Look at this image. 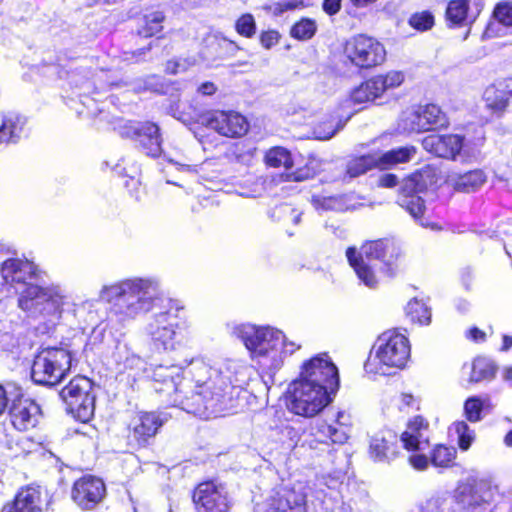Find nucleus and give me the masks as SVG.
Masks as SVG:
<instances>
[{"label": "nucleus", "instance_id": "2f4dec72", "mask_svg": "<svg viewBox=\"0 0 512 512\" xmlns=\"http://www.w3.org/2000/svg\"><path fill=\"white\" fill-rule=\"evenodd\" d=\"M469 382L478 383L484 380H491L496 374L495 363L485 357H477L471 367Z\"/></svg>", "mask_w": 512, "mask_h": 512}, {"label": "nucleus", "instance_id": "f704fd0d", "mask_svg": "<svg viewBox=\"0 0 512 512\" xmlns=\"http://www.w3.org/2000/svg\"><path fill=\"white\" fill-rule=\"evenodd\" d=\"M456 455L455 447L437 445L430 452V462L436 468H450L455 464Z\"/></svg>", "mask_w": 512, "mask_h": 512}, {"label": "nucleus", "instance_id": "13d9d810", "mask_svg": "<svg viewBox=\"0 0 512 512\" xmlns=\"http://www.w3.org/2000/svg\"><path fill=\"white\" fill-rule=\"evenodd\" d=\"M340 129V127H334L332 125L329 126V129L326 131V130H321V127H318L315 129L314 131V134L315 136L318 138V139H321V140H328L330 138H332L336 133L337 131Z\"/></svg>", "mask_w": 512, "mask_h": 512}, {"label": "nucleus", "instance_id": "603ef678", "mask_svg": "<svg viewBox=\"0 0 512 512\" xmlns=\"http://www.w3.org/2000/svg\"><path fill=\"white\" fill-rule=\"evenodd\" d=\"M480 153L481 151L479 145L463 141V148L459 156L463 161L469 162L472 160H477L480 156Z\"/></svg>", "mask_w": 512, "mask_h": 512}, {"label": "nucleus", "instance_id": "a19ab883", "mask_svg": "<svg viewBox=\"0 0 512 512\" xmlns=\"http://www.w3.org/2000/svg\"><path fill=\"white\" fill-rule=\"evenodd\" d=\"M488 400L477 396L469 397L464 403V415L472 423L479 422L482 419L481 413Z\"/></svg>", "mask_w": 512, "mask_h": 512}, {"label": "nucleus", "instance_id": "39448f33", "mask_svg": "<svg viewBox=\"0 0 512 512\" xmlns=\"http://www.w3.org/2000/svg\"><path fill=\"white\" fill-rule=\"evenodd\" d=\"M408 338L397 330L382 333L373 346L365 367L368 372L388 374L391 368L402 369L410 358Z\"/></svg>", "mask_w": 512, "mask_h": 512}, {"label": "nucleus", "instance_id": "c03bdc74", "mask_svg": "<svg viewBox=\"0 0 512 512\" xmlns=\"http://www.w3.org/2000/svg\"><path fill=\"white\" fill-rule=\"evenodd\" d=\"M410 26L418 31H427L434 26V16L429 11L414 13L409 19Z\"/></svg>", "mask_w": 512, "mask_h": 512}, {"label": "nucleus", "instance_id": "e433bc0d", "mask_svg": "<svg viewBox=\"0 0 512 512\" xmlns=\"http://www.w3.org/2000/svg\"><path fill=\"white\" fill-rule=\"evenodd\" d=\"M401 133L423 132L418 107H412L402 112L397 123Z\"/></svg>", "mask_w": 512, "mask_h": 512}, {"label": "nucleus", "instance_id": "864d4df0", "mask_svg": "<svg viewBox=\"0 0 512 512\" xmlns=\"http://www.w3.org/2000/svg\"><path fill=\"white\" fill-rule=\"evenodd\" d=\"M317 28L315 20L311 18H302L294 24L291 32H316Z\"/></svg>", "mask_w": 512, "mask_h": 512}, {"label": "nucleus", "instance_id": "aec40b11", "mask_svg": "<svg viewBox=\"0 0 512 512\" xmlns=\"http://www.w3.org/2000/svg\"><path fill=\"white\" fill-rule=\"evenodd\" d=\"M1 512H42L39 487L29 485L21 488L14 500L4 505Z\"/></svg>", "mask_w": 512, "mask_h": 512}, {"label": "nucleus", "instance_id": "7c9ffc66", "mask_svg": "<svg viewBox=\"0 0 512 512\" xmlns=\"http://www.w3.org/2000/svg\"><path fill=\"white\" fill-rule=\"evenodd\" d=\"M417 107L423 131L445 127L448 124L446 115L439 106L435 104H426L419 105Z\"/></svg>", "mask_w": 512, "mask_h": 512}, {"label": "nucleus", "instance_id": "a211bd4d", "mask_svg": "<svg viewBox=\"0 0 512 512\" xmlns=\"http://www.w3.org/2000/svg\"><path fill=\"white\" fill-rule=\"evenodd\" d=\"M10 417L13 426L20 431H26L33 428L38 423L40 417L39 406L28 398H16L13 400Z\"/></svg>", "mask_w": 512, "mask_h": 512}, {"label": "nucleus", "instance_id": "37998d69", "mask_svg": "<svg viewBox=\"0 0 512 512\" xmlns=\"http://www.w3.org/2000/svg\"><path fill=\"white\" fill-rule=\"evenodd\" d=\"M426 184L423 181L422 174L414 173L405 178L400 187V196L404 195H416L425 189Z\"/></svg>", "mask_w": 512, "mask_h": 512}, {"label": "nucleus", "instance_id": "774afa93", "mask_svg": "<svg viewBox=\"0 0 512 512\" xmlns=\"http://www.w3.org/2000/svg\"><path fill=\"white\" fill-rule=\"evenodd\" d=\"M502 377L504 381L512 384V365L503 368Z\"/></svg>", "mask_w": 512, "mask_h": 512}, {"label": "nucleus", "instance_id": "79ce46f5", "mask_svg": "<svg viewBox=\"0 0 512 512\" xmlns=\"http://www.w3.org/2000/svg\"><path fill=\"white\" fill-rule=\"evenodd\" d=\"M452 428L458 436L460 449L464 451L468 450L475 439L474 430H472L465 421L454 422Z\"/></svg>", "mask_w": 512, "mask_h": 512}, {"label": "nucleus", "instance_id": "49530a36", "mask_svg": "<svg viewBox=\"0 0 512 512\" xmlns=\"http://www.w3.org/2000/svg\"><path fill=\"white\" fill-rule=\"evenodd\" d=\"M494 19L505 27H512V1L498 3L493 11Z\"/></svg>", "mask_w": 512, "mask_h": 512}, {"label": "nucleus", "instance_id": "f3484780", "mask_svg": "<svg viewBox=\"0 0 512 512\" xmlns=\"http://www.w3.org/2000/svg\"><path fill=\"white\" fill-rule=\"evenodd\" d=\"M422 146L437 157L456 160L463 148V137L457 134H430L424 137Z\"/></svg>", "mask_w": 512, "mask_h": 512}, {"label": "nucleus", "instance_id": "0e129e2a", "mask_svg": "<svg viewBox=\"0 0 512 512\" xmlns=\"http://www.w3.org/2000/svg\"><path fill=\"white\" fill-rule=\"evenodd\" d=\"M185 67L182 63L177 61H169L166 64V71L171 74H177L181 71H184Z\"/></svg>", "mask_w": 512, "mask_h": 512}, {"label": "nucleus", "instance_id": "de8ad7c7", "mask_svg": "<svg viewBox=\"0 0 512 512\" xmlns=\"http://www.w3.org/2000/svg\"><path fill=\"white\" fill-rule=\"evenodd\" d=\"M473 496L474 492L471 481L460 484L455 491L456 500L463 506H474L475 503L471 501L474 500Z\"/></svg>", "mask_w": 512, "mask_h": 512}, {"label": "nucleus", "instance_id": "a878e982", "mask_svg": "<svg viewBox=\"0 0 512 512\" xmlns=\"http://www.w3.org/2000/svg\"><path fill=\"white\" fill-rule=\"evenodd\" d=\"M510 98H512V89L509 85L505 87L501 84L490 85L483 93L486 107L497 114H502L507 109Z\"/></svg>", "mask_w": 512, "mask_h": 512}, {"label": "nucleus", "instance_id": "cd10ccee", "mask_svg": "<svg viewBox=\"0 0 512 512\" xmlns=\"http://www.w3.org/2000/svg\"><path fill=\"white\" fill-rule=\"evenodd\" d=\"M449 181L455 190L470 193L478 190L486 182V175L482 170L475 169L463 174L451 175Z\"/></svg>", "mask_w": 512, "mask_h": 512}, {"label": "nucleus", "instance_id": "8fccbe9b", "mask_svg": "<svg viewBox=\"0 0 512 512\" xmlns=\"http://www.w3.org/2000/svg\"><path fill=\"white\" fill-rule=\"evenodd\" d=\"M313 203L317 209L342 210V201L337 197H314Z\"/></svg>", "mask_w": 512, "mask_h": 512}, {"label": "nucleus", "instance_id": "412c9836", "mask_svg": "<svg viewBox=\"0 0 512 512\" xmlns=\"http://www.w3.org/2000/svg\"><path fill=\"white\" fill-rule=\"evenodd\" d=\"M271 512H306V494L301 490L281 489L272 499Z\"/></svg>", "mask_w": 512, "mask_h": 512}, {"label": "nucleus", "instance_id": "393cba45", "mask_svg": "<svg viewBox=\"0 0 512 512\" xmlns=\"http://www.w3.org/2000/svg\"><path fill=\"white\" fill-rule=\"evenodd\" d=\"M33 274L32 264L18 259H9L3 263L2 276L7 284H26Z\"/></svg>", "mask_w": 512, "mask_h": 512}, {"label": "nucleus", "instance_id": "69168bd1", "mask_svg": "<svg viewBox=\"0 0 512 512\" xmlns=\"http://www.w3.org/2000/svg\"><path fill=\"white\" fill-rule=\"evenodd\" d=\"M467 336L469 338H471L472 340L476 341V342H480V341H484L485 340V333L474 327V328H471L468 333H467Z\"/></svg>", "mask_w": 512, "mask_h": 512}, {"label": "nucleus", "instance_id": "2eb2a0df", "mask_svg": "<svg viewBox=\"0 0 512 512\" xmlns=\"http://www.w3.org/2000/svg\"><path fill=\"white\" fill-rule=\"evenodd\" d=\"M201 123L226 137H240L248 131L244 116L234 111H213L201 117Z\"/></svg>", "mask_w": 512, "mask_h": 512}, {"label": "nucleus", "instance_id": "f8f14e48", "mask_svg": "<svg viewBox=\"0 0 512 512\" xmlns=\"http://www.w3.org/2000/svg\"><path fill=\"white\" fill-rule=\"evenodd\" d=\"M297 380L310 383L313 386H326L329 393H334L339 386L337 367L327 354L317 355L305 362Z\"/></svg>", "mask_w": 512, "mask_h": 512}, {"label": "nucleus", "instance_id": "b1692460", "mask_svg": "<svg viewBox=\"0 0 512 512\" xmlns=\"http://www.w3.org/2000/svg\"><path fill=\"white\" fill-rule=\"evenodd\" d=\"M345 419L344 412H338L335 424L322 422L317 426V435L323 441H331L336 444H343L349 437V425Z\"/></svg>", "mask_w": 512, "mask_h": 512}, {"label": "nucleus", "instance_id": "bb28decb", "mask_svg": "<svg viewBox=\"0 0 512 512\" xmlns=\"http://www.w3.org/2000/svg\"><path fill=\"white\" fill-rule=\"evenodd\" d=\"M163 422L155 413H141L133 427V435L138 443H146L151 437H154L162 426Z\"/></svg>", "mask_w": 512, "mask_h": 512}, {"label": "nucleus", "instance_id": "6e6552de", "mask_svg": "<svg viewBox=\"0 0 512 512\" xmlns=\"http://www.w3.org/2000/svg\"><path fill=\"white\" fill-rule=\"evenodd\" d=\"M331 393L326 386L316 385L295 380L290 385L289 410L303 417H314L330 402Z\"/></svg>", "mask_w": 512, "mask_h": 512}, {"label": "nucleus", "instance_id": "c9c22d12", "mask_svg": "<svg viewBox=\"0 0 512 512\" xmlns=\"http://www.w3.org/2000/svg\"><path fill=\"white\" fill-rule=\"evenodd\" d=\"M468 0H452L446 9V20L450 29L458 28L467 18Z\"/></svg>", "mask_w": 512, "mask_h": 512}, {"label": "nucleus", "instance_id": "9b49d317", "mask_svg": "<svg viewBox=\"0 0 512 512\" xmlns=\"http://www.w3.org/2000/svg\"><path fill=\"white\" fill-rule=\"evenodd\" d=\"M346 56L356 66L371 68L384 62L386 51L383 45L367 34H354L345 44Z\"/></svg>", "mask_w": 512, "mask_h": 512}, {"label": "nucleus", "instance_id": "4be33fe9", "mask_svg": "<svg viewBox=\"0 0 512 512\" xmlns=\"http://www.w3.org/2000/svg\"><path fill=\"white\" fill-rule=\"evenodd\" d=\"M115 357L117 359V362L123 365L124 369L135 370L134 376H138L139 372L142 371L145 374V377L151 379L154 382L155 390L157 387L166 388L165 385H161L151 377L152 371L157 366L146 368L144 360L140 358L138 355L131 352L130 348L126 344L118 345L116 347Z\"/></svg>", "mask_w": 512, "mask_h": 512}, {"label": "nucleus", "instance_id": "7ed1b4c3", "mask_svg": "<svg viewBox=\"0 0 512 512\" xmlns=\"http://www.w3.org/2000/svg\"><path fill=\"white\" fill-rule=\"evenodd\" d=\"M238 337L250 351L263 370L275 373L286 358L301 348V344L290 340L280 330L271 327L241 325L236 329Z\"/></svg>", "mask_w": 512, "mask_h": 512}, {"label": "nucleus", "instance_id": "338daca9", "mask_svg": "<svg viewBox=\"0 0 512 512\" xmlns=\"http://www.w3.org/2000/svg\"><path fill=\"white\" fill-rule=\"evenodd\" d=\"M216 88L213 83L206 82L199 87V92L204 95H212L215 92Z\"/></svg>", "mask_w": 512, "mask_h": 512}, {"label": "nucleus", "instance_id": "c85d7f7f", "mask_svg": "<svg viewBox=\"0 0 512 512\" xmlns=\"http://www.w3.org/2000/svg\"><path fill=\"white\" fill-rule=\"evenodd\" d=\"M24 125L23 117L13 113L5 115L0 126V145L16 143L23 133Z\"/></svg>", "mask_w": 512, "mask_h": 512}, {"label": "nucleus", "instance_id": "bf43d9fd", "mask_svg": "<svg viewBox=\"0 0 512 512\" xmlns=\"http://www.w3.org/2000/svg\"><path fill=\"white\" fill-rule=\"evenodd\" d=\"M278 35L279 34H258L260 43L266 49L271 48L278 42Z\"/></svg>", "mask_w": 512, "mask_h": 512}, {"label": "nucleus", "instance_id": "a18cd8bd", "mask_svg": "<svg viewBox=\"0 0 512 512\" xmlns=\"http://www.w3.org/2000/svg\"><path fill=\"white\" fill-rule=\"evenodd\" d=\"M428 423L421 416L414 417L407 426V429L401 435V441H408L411 437L425 436Z\"/></svg>", "mask_w": 512, "mask_h": 512}, {"label": "nucleus", "instance_id": "ddd939ff", "mask_svg": "<svg viewBox=\"0 0 512 512\" xmlns=\"http://www.w3.org/2000/svg\"><path fill=\"white\" fill-rule=\"evenodd\" d=\"M197 512H230L232 500L225 487L212 481L200 483L193 493Z\"/></svg>", "mask_w": 512, "mask_h": 512}, {"label": "nucleus", "instance_id": "4468645a", "mask_svg": "<svg viewBox=\"0 0 512 512\" xmlns=\"http://www.w3.org/2000/svg\"><path fill=\"white\" fill-rule=\"evenodd\" d=\"M145 332L158 348L173 350L178 343L177 323L168 311L152 316Z\"/></svg>", "mask_w": 512, "mask_h": 512}, {"label": "nucleus", "instance_id": "f03ea898", "mask_svg": "<svg viewBox=\"0 0 512 512\" xmlns=\"http://www.w3.org/2000/svg\"><path fill=\"white\" fill-rule=\"evenodd\" d=\"M162 295L160 282L156 278H128L104 285L99 297L111 307L110 322L125 324L149 312Z\"/></svg>", "mask_w": 512, "mask_h": 512}, {"label": "nucleus", "instance_id": "473e14b6", "mask_svg": "<svg viewBox=\"0 0 512 512\" xmlns=\"http://www.w3.org/2000/svg\"><path fill=\"white\" fill-rule=\"evenodd\" d=\"M270 437L278 441L285 450H292L298 444L301 435L298 429L289 424H281L271 430Z\"/></svg>", "mask_w": 512, "mask_h": 512}, {"label": "nucleus", "instance_id": "f257e3e1", "mask_svg": "<svg viewBox=\"0 0 512 512\" xmlns=\"http://www.w3.org/2000/svg\"><path fill=\"white\" fill-rule=\"evenodd\" d=\"M151 377L166 386L156 391L165 393L167 402L199 417L217 416L231 401L230 377L201 358L192 359L184 368L157 365Z\"/></svg>", "mask_w": 512, "mask_h": 512}, {"label": "nucleus", "instance_id": "9d476101", "mask_svg": "<svg viewBox=\"0 0 512 512\" xmlns=\"http://www.w3.org/2000/svg\"><path fill=\"white\" fill-rule=\"evenodd\" d=\"M69 411L81 422L89 421L95 410L93 382L84 376L74 377L60 392Z\"/></svg>", "mask_w": 512, "mask_h": 512}, {"label": "nucleus", "instance_id": "20e7f679", "mask_svg": "<svg viewBox=\"0 0 512 512\" xmlns=\"http://www.w3.org/2000/svg\"><path fill=\"white\" fill-rule=\"evenodd\" d=\"M397 255L394 243L387 239H380L364 243L360 250L350 247L346 251L349 264L354 269L359 280L369 288L376 287L378 277L376 269L383 262L390 264Z\"/></svg>", "mask_w": 512, "mask_h": 512}, {"label": "nucleus", "instance_id": "e2e57ef3", "mask_svg": "<svg viewBox=\"0 0 512 512\" xmlns=\"http://www.w3.org/2000/svg\"><path fill=\"white\" fill-rule=\"evenodd\" d=\"M8 391L0 384V416L5 412L8 405Z\"/></svg>", "mask_w": 512, "mask_h": 512}, {"label": "nucleus", "instance_id": "dca6fc26", "mask_svg": "<svg viewBox=\"0 0 512 512\" xmlns=\"http://www.w3.org/2000/svg\"><path fill=\"white\" fill-rule=\"evenodd\" d=\"M106 495V487L102 479L85 475L75 481L72 488V499L83 509H92Z\"/></svg>", "mask_w": 512, "mask_h": 512}, {"label": "nucleus", "instance_id": "72a5a7b5", "mask_svg": "<svg viewBox=\"0 0 512 512\" xmlns=\"http://www.w3.org/2000/svg\"><path fill=\"white\" fill-rule=\"evenodd\" d=\"M474 492V500H471L475 505L488 503L493 500L494 495L498 492V486L492 479L483 478L478 480H471Z\"/></svg>", "mask_w": 512, "mask_h": 512}, {"label": "nucleus", "instance_id": "0eeeda50", "mask_svg": "<svg viewBox=\"0 0 512 512\" xmlns=\"http://www.w3.org/2000/svg\"><path fill=\"white\" fill-rule=\"evenodd\" d=\"M71 361L70 352L63 348L43 349L34 358L32 379L42 385H56L70 370Z\"/></svg>", "mask_w": 512, "mask_h": 512}, {"label": "nucleus", "instance_id": "6e6d98bb", "mask_svg": "<svg viewBox=\"0 0 512 512\" xmlns=\"http://www.w3.org/2000/svg\"><path fill=\"white\" fill-rule=\"evenodd\" d=\"M427 442L425 436H415L411 437L408 441H402L405 449L410 451L420 450L421 446Z\"/></svg>", "mask_w": 512, "mask_h": 512}, {"label": "nucleus", "instance_id": "6ab92c4d", "mask_svg": "<svg viewBox=\"0 0 512 512\" xmlns=\"http://www.w3.org/2000/svg\"><path fill=\"white\" fill-rule=\"evenodd\" d=\"M397 454V436L390 430L375 433L369 444V455L374 461L388 462Z\"/></svg>", "mask_w": 512, "mask_h": 512}, {"label": "nucleus", "instance_id": "4d7b16f0", "mask_svg": "<svg viewBox=\"0 0 512 512\" xmlns=\"http://www.w3.org/2000/svg\"><path fill=\"white\" fill-rule=\"evenodd\" d=\"M164 20V15L162 12L156 11L146 15V23L148 25L149 30L157 29L153 24H160Z\"/></svg>", "mask_w": 512, "mask_h": 512}, {"label": "nucleus", "instance_id": "052dcab7", "mask_svg": "<svg viewBox=\"0 0 512 512\" xmlns=\"http://www.w3.org/2000/svg\"><path fill=\"white\" fill-rule=\"evenodd\" d=\"M341 0H324L323 9L326 13L333 15L339 11Z\"/></svg>", "mask_w": 512, "mask_h": 512}, {"label": "nucleus", "instance_id": "5fc2aeb1", "mask_svg": "<svg viewBox=\"0 0 512 512\" xmlns=\"http://www.w3.org/2000/svg\"><path fill=\"white\" fill-rule=\"evenodd\" d=\"M410 464L417 470H425L430 462V457L428 458L422 454H415L409 457Z\"/></svg>", "mask_w": 512, "mask_h": 512}, {"label": "nucleus", "instance_id": "09e8293b", "mask_svg": "<svg viewBox=\"0 0 512 512\" xmlns=\"http://www.w3.org/2000/svg\"><path fill=\"white\" fill-rule=\"evenodd\" d=\"M378 78L382 83L384 92L399 87L405 80L401 71H389L385 75H378Z\"/></svg>", "mask_w": 512, "mask_h": 512}, {"label": "nucleus", "instance_id": "5701e85b", "mask_svg": "<svg viewBox=\"0 0 512 512\" xmlns=\"http://www.w3.org/2000/svg\"><path fill=\"white\" fill-rule=\"evenodd\" d=\"M134 134L147 155L157 157L161 154L159 127L156 124L143 123L135 128Z\"/></svg>", "mask_w": 512, "mask_h": 512}, {"label": "nucleus", "instance_id": "58836bf2", "mask_svg": "<svg viewBox=\"0 0 512 512\" xmlns=\"http://www.w3.org/2000/svg\"><path fill=\"white\" fill-rule=\"evenodd\" d=\"M265 163L273 168L283 167L290 169L293 166V160L290 152L283 147H273L265 154Z\"/></svg>", "mask_w": 512, "mask_h": 512}, {"label": "nucleus", "instance_id": "ea45409f", "mask_svg": "<svg viewBox=\"0 0 512 512\" xmlns=\"http://www.w3.org/2000/svg\"><path fill=\"white\" fill-rule=\"evenodd\" d=\"M399 205L414 218L419 219L425 212L423 199L418 195H404L398 198Z\"/></svg>", "mask_w": 512, "mask_h": 512}, {"label": "nucleus", "instance_id": "3c124183", "mask_svg": "<svg viewBox=\"0 0 512 512\" xmlns=\"http://www.w3.org/2000/svg\"><path fill=\"white\" fill-rule=\"evenodd\" d=\"M256 28L255 18L250 13L241 15L235 23L236 32H254Z\"/></svg>", "mask_w": 512, "mask_h": 512}, {"label": "nucleus", "instance_id": "1a4fd4ad", "mask_svg": "<svg viewBox=\"0 0 512 512\" xmlns=\"http://www.w3.org/2000/svg\"><path fill=\"white\" fill-rule=\"evenodd\" d=\"M416 149L413 146L400 147L383 153H371L353 158L347 162L346 177L352 179L377 168L386 170L397 164L409 162L414 158Z\"/></svg>", "mask_w": 512, "mask_h": 512}, {"label": "nucleus", "instance_id": "423d86ee", "mask_svg": "<svg viewBox=\"0 0 512 512\" xmlns=\"http://www.w3.org/2000/svg\"><path fill=\"white\" fill-rule=\"evenodd\" d=\"M18 306L34 316L58 317L67 303L65 290L56 284L48 286L25 285L19 292Z\"/></svg>", "mask_w": 512, "mask_h": 512}, {"label": "nucleus", "instance_id": "c756f323", "mask_svg": "<svg viewBox=\"0 0 512 512\" xmlns=\"http://www.w3.org/2000/svg\"><path fill=\"white\" fill-rule=\"evenodd\" d=\"M384 94L382 83L378 75L368 79L355 88L350 95L353 103L361 104L365 102L374 101Z\"/></svg>", "mask_w": 512, "mask_h": 512}, {"label": "nucleus", "instance_id": "680f3d73", "mask_svg": "<svg viewBox=\"0 0 512 512\" xmlns=\"http://www.w3.org/2000/svg\"><path fill=\"white\" fill-rule=\"evenodd\" d=\"M398 183L397 177L394 174H384L379 178V185L385 188H392Z\"/></svg>", "mask_w": 512, "mask_h": 512}, {"label": "nucleus", "instance_id": "4c0bfd02", "mask_svg": "<svg viewBox=\"0 0 512 512\" xmlns=\"http://www.w3.org/2000/svg\"><path fill=\"white\" fill-rule=\"evenodd\" d=\"M406 314L410 320L420 325H428L431 322V310L421 300L412 299L406 306Z\"/></svg>", "mask_w": 512, "mask_h": 512}]
</instances>
